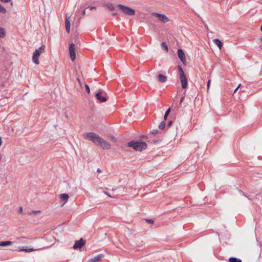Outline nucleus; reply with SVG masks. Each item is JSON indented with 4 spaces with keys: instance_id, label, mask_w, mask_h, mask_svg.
<instances>
[{
    "instance_id": "1",
    "label": "nucleus",
    "mask_w": 262,
    "mask_h": 262,
    "mask_svg": "<svg viewBox=\"0 0 262 262\" xmlns=\"http://www.w3.org/2000/svg\"><path fill=\"white\" fill-rule=\"evenodd\" d=\"M128 146L133 147L137 151H141L147 147V144L144 141H132L128 142Z\"/></svg>"
},
{
    "instance_id": "2",
    "label": "nucleus",
    "mask_w": 262,
    "mask_h": 262,
    "mask_svg": "<svg viewBox=\"0 0 262 262\" xmlns=\"http://www.w3.org/2000/svg\"><path fill=\"white\" fill-rule=\"evenodd\" d=\"M45 49V46L42 45L40 47L35 50L33 54L32 59L33 62L36 64H39V57L42 54Z\"/></svg>"
},
{
    "instance_id": "3",
    "label": "nucleus",
    "mask_w": 262,
    "mask_h": 262,
    "mask_svg": "<svg viewBox=\"0 0 262 262\" xmlns=\"http://www.w3.org/2000/svg\"><path fill=\"white\" fill-rule=\"evenodd\" d=\"M180 79L182 83V88L186 89L188 85L187 78L184 73V72L181 66H178Z\"/></svg>"
},
{
    "instance_id": "4",
    "label": "nucleus",
    "mask_w": 262,
    "mask_h": 262,
    "mask_svg": "<svg viewBox=\"0 0 262 262\" xmlns=\"http://www.w3.org/2000/svg\"><path fill=\"white\" fill-rule=\"evenodd\" d=\"M84 138L92 141L94 143L97 144L100 136L93 132L86 133L83 134Z\"/></svg>"
},
{
    "instance_id": "5",
    "label": "nucleus",
    "mask_w": 262,
    "mask_h": 262,
    "mask_svg": "<svg viewBox=\"0 0 262 262\" xmlns=\"http://www.w3.org/2000/svg\"><path fill=\"white\" fill-rule=\"evenodd\" d=\"M118 7L120 11L125 15L133 16L135 14V10L129 7L121 4H119Z\"/></svg>"
},
{
    "instance_id": "6",
    "label": "nucleus",
    "mask_w": 262,
    "mask_h": 262,
    "mask_svg": "<svg viewBox=\"0 0 262 262\" xmlns=\"http://www.w3.org/2000/svg\"><path fill=\"white\" fill-rule=\"evenodd\" d=\"M96 145L100 146L103 149H110L111 147V144L101 137H100Z\"/></svg>"
},
{
    "instance_id": "7",
    "label": "nucleus",
    "mask_w": 262,
    "mask_h": 262,
    "mask_svg": "<svg viewBox=\"0 0 262 262\" xmlns=\"http://www.w3.org/2000/svg\"><path fill=\"white\" fill-rule=\"evenodd\" d=\"M153 15L157 17L159 20L162 23H165L169 20V18L165 14L154 13Z\"/></svg>"
},
{
    "instance_id": "8",
    "label": "nucleus",
    "mask_w": 262,
    "mask_h": 262,
    "mask_svg": "<svg viewBox=\"0 0 262 262\" xmlns=\"http://www.w3.org/2000/svg\"><path fill=\"white\" fill-rule=\"evenodd\" d=\"M96 97L97 99L101 102H105L107 100L105 93L102 91L97 93L96 94Z\"/></svg>"
},
{
    "instance_id": "9",
    "label": "nucleus",
    "mask_w": 262,
    "mask_h": 262,
    "mask_svg": "<svg viewBox=\"0 0 262 262\" xmlns=\"http://www.w3.org/2000/svg\"><path fill=\"white\" fill-rule=\"evenodd\" d=\"M75 45L73 43H71L70 44L69 47V52L70 58L72 61H74L75 59L76 55L74 51Z\"/></svg>"
},
{
    "instance_id": "10",
    "label": "nucleus",
    "mask_w": 262,
    "mask_h": 262,
    "mask_svg": "<svg viewBox=\"0 0 262 262\" xmlns=\"http://www.w3.org/2000/svg\"><path fill=\"white\" fill-rule=\"evenodd\" d=\"M85 244V242L83 239V238H80L78 241H76L75 243V244L73 246V248L75 249L81 248Z\"/></svg>"
},
{
    "instance_id": "11",
    "label": "nucleus",
    "mask_w": 262,
    "mask_h": 262,
    "mask_svg": "<svg viewBox=\"0 0 262 262\" xmlns=\"http://www.w3.org/2000/svg\"><path fill=\"white\" fill-rule=\"evenodd\" d=\"M70 17L68 14H67L66 16V30L67 32L69 33L70 32L71 24L70 21Z\"/></svg>"
},
{
    "instance_id": "12",
    "label": "nucleus",
    "mask_w": 262,
    "mask_h": 262,
    "mask_svg": "<svg viewBox=\"0 0 262 262\" xmlns=\"http://www.w3.org/2000/svg\"><path fill=\"white\" fill-rule=\"evenodd\" d=\"M178 55L183 63H184L186 61L185 55L182 50L179 49L178 50Z\"/></svg>"
},
{
    "instance_id": "13",
    "label": "nucleus",
    "mask_w": 262,
    "mask_h": 262,
    "mask_svg": "<svg viewBox=\"0 0 262 262\" xmlns=\"http://www.w3.org/2000/svg\"><path fill=\"white\" fill-rule=\"evenodd\" d=\"M59 198L63 202V206L68 202L69 196L67 193H62L59 195Z\"/></svg>"
},
{
    "instance_id": "14",
    "label": "nucleus",
    "mask_w": 262,
    "mask_h": 262,
    "mask_svg": "<svg viewBox=\"0 0 262 262\" xmlns=\"http://www.w3.org/2000/svg\"><path fill=\"white\" fill-rule=\"evenodd\" d=\"M103 256V254H99L93 258L88 259V262H98L101 259Z\"/></svg>"
},
{
    "instance_id": "15",
    "label": "nucleus",
    "mask_w": 262,
    "mask_h": 262,
    "mask_svg": "<svg viewBox=\"0 0 262 262\" xmlns=\"http://www.w3.org/2000/svg\"><path fill=\"white\" fill-rule=\"evenodd\" d=\"M158 78L159 81L161 83L165 82L167 80V77L163 75V74H160L158 75Z\"/></svg>"
},
{
    "instance_id": "16",
    "label": "nucleus",
    "mask_w": 262,
    "mask_h": 262,
    "mask_svg": "<svg viewBox=\"0 0 262 262\" xmlns=\"http://www.w3.org/2000/svg\"><path fill=\"white\" fill-rule=\"evenodd\" d=\"M213 41L219 47L220 50L222 49L223 43L219 39H214L213 40Z\"/></svg>"
},
{
    "instance_id": "17",
    "label": "nucleus",
    "mask_w": 262,
    "mask_h": 262,
    "mask_svg": "<svg viewBox=\"0 0 262 262\" xmlns=\"http://www.w3.org/2000/svg\"><path fill=\"white\" fill-rule=\"evenodd\" d=\"M19 249L21 251H24L27 252H30L36 250L33 248H26L24 247H20Z\"/></svg>"
},
{
    "instance_id": "18",
    "label": "nucleus",
    "mask_w": 262,
    "mask_h": 262,
    "mask_svg": "<svg viewBox=\"0 0 262 262\" xmlns=\"http://www.w3.org/2000/svg\"><path fill=\"white\" fill-rule=\"evenodd\" d=\"M104 6L106 8L111 11H113L115 9L114 5L111 3H106Z\"/></svg>"
},
{
    "instance_id": "19",
    "label": "nucleus",
    "mask_w": 262,
    "mask_h": 262,
    "mask_svg": "<svg viewBox=\"0 0 262 262\" xmlns=\"http://www.w3.org/2000/svg\"><path fill=\"white\" fill-rule=\"evenodd\" d=\"M6 36V31L4 28L0 27V38H4Z\"/></svg>"
},
{
    "instance_id": "20",
    "label": "nucleus",
    "mask_w": 262,
    "mask_h": 262,
    "mask_svg": "<svg viewBox=\"0 0 262 262\" xmlns=\"http://www.w3.org/2000/svg\"><path fill=\"white\" fill-rule=\"evenodd\" d=\"M12 242L11 241H4V242H0V246H9L12 244Z\"/></svg>"
},
{
    "instance_id": "21",
    "label": "nucleus",
    "mask_w": 262,
    "mask_h": 262,
    "mask_svg": "<svg viewBox=\"0 0 262 262\" xmlns=\"http://www.w3.org/2000/svg\"><path fill=\"white\" fill-rule=\"evenodd\" d=\"M229 262H242V260L235 257H230L229 259Z\"/></svg>"
},
{
    "instance_id": "22",
    "label": "nucleus",
    "mask_w": 262,
    "mask_h": 262,
    "mask_svg": "<svg viewBox=\"0 0 262 262\" xmlns=\"http://www.w3.org/2000/svg\"><path fill=\"white\" fill-rule=\"evenodd\" d=\"M161 47L163 48L165 50L166 52L168 51V46H167L165 42H162L161 44Z\"/></svg>"
},
{
    "instance_id": "23",
    "label": "nucleus",
    "mask_w": 262,
    "mask_h": 262,
    "mask_svg": "<svg viewBox=\"0 0 262 262\" xmlns=\"http://www.w3.org/2000/svg\"><path fill=\"white\" fill-rule=\"evenodd\" d=\"M7 10L5 7H4L1 4H0V12L2 14H5Z\"/></svg>"
},
{
    "instance_id": "24",
    "label": "nucleus",
    "mask_w": 262,
    "mask_h": 262,
    "mask_svg": "<svg viewBox=\"0 0 262 262\" xmlns=\"http://www.w3.org/2000/svg\"><path fill=\"white\" fill-rule=\"evenodd\" d=\"M41 211L40 210H34V211H32L31 212H30L29 213V215H32V214H39L40 213Z\"/></svg>"
},
{
    "instance_id": "25",
    "label": "nucleus",
    "mask_w": 262,
    "mask_h": 262,
    "mask_svg": "<svg viewBox=\"0 0 262 262\" xmlns=\"http://www.w3.org/2000/svg\"><path fill=\"white\" fill-rule=\"evenodd\" d=\"M170 108H169L165 113V114H164V120H166L167 119V116H168L169 114V112H170Z\"/></svg>"
},
{
    "instance_id": "26",
    "label": "nucleus",
    "mask_w": 262,
    "mask_h": 262,
    "mask_svg": "<svg viewBox=\"0 0 262 262\" xmlns=\"http://www.w3.org/2000/svg\"><path fill=\"white\" fill-rule=\"evenodd\" d=\"M165 122L164 121H162V122H161V123L160 124L159 126V128L161 129H163L165 127Z\"/></svg>"
},
{
    "instance_id": "27",
    "label": "nucleus",
    "mask_w": 262,
    "mask_h": 262,
    "mask_svg": "<svg viewBox=\"0 0 262 262\" xmlns=\"http://www.w3.org/2000/svg\"><path fill=\"white\" fill-rule=\"evenodd\" d=\"M85 89H86L87 92L88 93H90V87L89 86V85H88L87 84L85 85Z\"/></svg>"
},
{
    "instance_id": "28",
    "label": "nucleus",
    "mask_w": 262,
    "mask_h": 262,
    "mask_svg": "<svg viewBox=\"0 0 262 262\" xmlns=\"http://www.w3.org/2000/svg\"><path fill=\"white\" fill-rule=\"evenodd\" d=\"M110 138L113 142L116 141V139L114 136H113V135L110 136Z\"/></svg>"
},
{
    "instance_id": "29",
    "label": "nucleus",
    "mask_w": 262,
    "mask_h": 262,
    "mask_svg": "<svg viewBox=\"0 0 262 262\" xmlns=\"http://www.w3.org/2000/svg\"><path fill=\"white\" fill-rule=\"evenodd\" d=\"M210 83H211V80L209 79L208 81V83H207V89L208 90L210 88Z\"/></svg>"
},
{
    "instance_id": "30",
    "label": "nucleus",
    "mask_w": 262,
    "mask_h": 262,
    "mask_svg": "<svg viewBox=\"0 0 262 262\" xmlns=\"http://www.w3.org/2000/svg\"><path fill=\"white\" fill-rule=\"evenodd\" d=\"M3 3H9L11 0H0Z\"/></svg>"
},
{
    "instance_id": "31",
    "label": "nucleus",
    "mask_w": 262,
    "mask_h": 262,
    "mask_svg": "<svg viewBox=\"0 0 262 262\" xmlns=\"http://www.w3.org/2000/svg\"><path fill=\"white\" fill-rule=\"evenodd\" d=\"M240 86H241V84H239L238 85V86H237V88L234 90V93L236 92V91H237V90L239 89V88L240 87Z\"/></svg>"
},
{
    "instance_id": "32",
    "label": "nucleus",
    "mask_w": 262,
    "mask_h": 262,
    "mask_svg": "<svg viewBox=\"0 0 262 262\" xmlns=\"http://www.w3.org/2000/svg\"><path fill=\"white\" fill-rule=\"evenodd\" d=\"M18 211L20 213H21L23 212V208L21 207H20L18 210Z\"/></svg>"
},
{
    "instance_id": "33",
    "label": "nucleus",
    "mask_w": 262,
    "mask_h": 262,
    "mask_svg": "<svg viewBox=\"0 0 262 262\" xmlns=\"http://www.w3.org/2000/svg\"><path fill=\"white\" fill-rule=\"evenodd\" d=\"M103 192H104L105 194H106L107 195H108V196L111 197V198L112 197V196H111V195H110V194L107 192H106V191H103Z\"/></svg>"
},
{
    "instance_id": "34",
    "label": "nucleus",
    "mask_w": 262,
    "mask_h": 262,
    "mask_svg": "<svg viewBox=\"0 0 262 262\" xmlns=\"http://www.w3.org/2000/svg\"><path fill=\"white\" fill-rule=\"evenodd\" d=\"M172 123V121H169L168 123V126H170L171 125Z\"/></svg>"
},
{
    "instance_id": "35",
    "label": "nucleus",
    "mask_w": 262,
    "mask_h": 262,
    "mask_svg": "<svg viewBox=\"0 0 262 262\" xmlns=\"http://www.w3.org/2000/svg\"><path fill=\"white\" fill-rule=\"evenodd\" d=\"M148 222L149 223H151V224H152L154 223L153 221L151 220H148Z\"/></svg>"
},
{
    "instance_id": "36",
    "label": "nucleus",
    "mask_w": 262,
    "mask_h": 262,
    "mask_svg": "<svg viewBox=\"0 0 262 262\" xmlns=\"http://www.w3.org/2000/svg\"><path fill=\"white\" fill-rule=\"evenodd\" d=\"M85 14V10H83L82 12V15L84 16Z\"/></svg>"
},
{
    "instance_id": "37",
    "label": "nucleus",
    "mask_w": 262,
    "mask_h": 262,
    "mask_svg": "<svg viewBox=\"0 0 262 262\" xmlns=\"http://www.w3.org/2000/svg\"><path fill=\"white\" fill-rule=\"evenodd\" d=\"M95 8H96V7H91L90 8V10H93V9H95Z\"/></svg>"
},
{
    "instance_id": "38",
    "label": "nucleus",
    "mask_w": 262,
    "mask_h": 262,
    "mask_svg": "<svg viewBox=\"0 0 262 262\" xmlns=\"http://www.w3.org/2000/svg\"><path fill=\"white\" fill-rule=\"evenodd\" d=\"M183 99H184V97H182L180 99V103H182V101H183Z\"/></svg>"
},
{
    "instance_id": "39",
    "label": "nucleus",
    "mask_w": 262,
    "mask_h": 262,
    "mask_svg": "<svg viewBox=\"0 0 262 262\" xmlns=\"http://www.w3.org/2000/svg\"><path fill=\"white\" fill-rule=\"evenodd\" d=\"M97 171L98 172H101V170L100 168H98L97 170Z\"/></svg>"
},
{
    "instance_id": "40",
    "label": "nucleus",
    "mask_w": 262,
    "mask_h": 262,
    "mask_svg": "<svg viewBox=\"0 0 262 262\" xmlns=\"http://www.w3.org/2000/svg\"><path fill=\"white\" fill-rule=\"evenodd\" d=\"M113 16H117L118 15V14L117 13H113Z\"/></svg>"
},
{
    "instance_id": "41",
    "label": "nucleus",
    "mask_w": 262,
    "mask_h": 262,
    "mask_svg": "<svg viewBox=\"0 0 262 262\" xmlns=\"http://www.w3.org/2000/svg\"><path fill=\"white\" fill-rule=\"evenodd\" d=\"M260 40L262 41V37L260 38Z\"/></svg>"
},
{
    "instance_id": "42",
    "label": "nucleus",
    "mask_w": 262,
    "mask_h": 262,
    "mask_svg": "<svg viewBox=\"0 0 262 262\" xmlns=\"http://www.w3.org/2000/svg\"><path fill=\"white\" fill-rule=\"evenodd\" d=\"M261 31H262V26L261 27Z\"/></svg>"
}]
</instances>
